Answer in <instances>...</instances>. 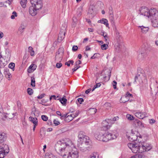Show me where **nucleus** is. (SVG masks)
Masks as SVG:
<instances>
[{
	"label": "nucleus",
	"instance_id": "obj_51",
	"mask_svg": "<svg viewBox=\"0 0 158 158\" xmlns=\"http://www.w3.org/2000/svg\"><path fill=\"white\" fill-rule=\"evenodd\" d=\"M62 66V64L61 63H57L56 64V66L58 68H60Z\"/></svg>",
	"mask_w": 158,
	"mask_h": 158
},
{
	"label": "nucleus",
	"instance_id": "obj_63",
	"mask_svg": "<svg viewBox=\"0 0 158 158\" xmlns=\"http://www.w3.org/2000/svg\"><path fill=\"white\" fill-rule=\"evenodd\" d=\"M56 113L58 115H59L60 116H61L62 115L61 113H60V111H56Z\"/></svg>",
	"mask_w": 158,
	"mask_h": 158
},
{
	"label": "nucleus",
	"instance_id": "obj_62",
	"mask_svg": "<svg viewBox=\"0 0 158 158\" xmlns=\"http://www.w3.org/2000/svg\"><path fill=\"white\" fill-rule=\"evenodd\" d=\"M2 115H3V116L4 117L6 118H7V114H6V113H2Z\"/></svg>",
	"mask_w": 158,
	"mask_h": 158
},
{
	"label": "nucleus",
	"instance_id": "obj_6",
	"mask_svg": "<svg viewBox=\"0 0 158 158\" xmlns=\"http://www.w3.org/2000/svg\"><path fill=\"white\" fill-rule=\"evenodd\" d=\"M146 79L145 74L143 70H137L136 75L135 77L134 83L141 84L143 82V79Z\"/></svg>",
	"mask_w": 158,
	"mask_h": 158
},
{
	"label": "nucleus",
	"instance_id": "obj_26",
	"mask_svg": "<svg viewBox=\"0 0 158 158\" xmlns=\"http://www.w3.org/2000/svg\"><path fill=\"white\" fill-rule=\"evenodd\" d=\"M64 52V49L62 47L60 48H59L58 51L56 53L61 54V55H63Z\"/></svg>",
	"mask_w": 158,
	"mask_h": 158
},
{
	"label": "nucleus",
	"instance_id": "obj_53",
	"mask_svg": "<svg viewBox=\"0 0 158 158\" xmlns=\"http://www.w3.org/2000/svg\"><path fill=\"white\" fill-rule=\"evenodd\" d=\"M78 47L77 46H73L72 48V50L73 51H76L77 50Z\"/></svg>",
	"mask_w": 158,
	"mask_h": 158
},
{
	"label": "nucleus",
	"instance_id": "obj_47",
	"mask_svg": "<svg viewBox=\"0 0 158 158\" xmlns=\"http://www.w3.org/2000/svg\"><path fill=\"white\" fill-rule=\"evenodd\" d=\"M55 125V126H57L60 124V123L58 121L56 120H54L53 121Z\"/></svg>",
	"mask_w": 158,
	"mask_h": 158
},
{
	"label": "nucleus",
	"instance_id": "obj_15",
	"mask_svg": "<svg viewBox=\"0 0 158 158\" xmlns=\"http://www.w3.org/2000/svg\"><path fill=\"white\" fill-rule=\"evenodd\" d=\"M134 123L136 126L139 127H143V125L142 123L138 119H135L134 121Z\"/></svg>",
	"mask_w": 158,
	"mask_h": 158
},
{
	"label": "nucleus",
	"instance_id": "obj_20",
	"mask_svg": "<svg viewBox=\"0 0 158 158\" xmlns=\"http://www.w3.org/2000/svg\"><path fill=\"white\" fill-rule=\"evenodd\" d=\"M151 92L152 94L153 95H156L158 92V87L157 86L155 87L153 89L151 87Z\"/></svg>",
	"mask_w": 158,
	"mask_h": 158
},
{
	"label": "nucleus",
	"instance_id": "obj_8",
	"mask_svg": "<svg viewBox=\"0 0 158 158\" xmlns=\"http://www.w3.org/2000/svg\"><path fill=\"white\" fill-rule=\"evenodd\" d=\"M9 152V148L6 144L0 146V158H3Z\"/></svg>",
	"mask_w": 158,
	"mask_h": 158
},
{
	"label": "nucleus",
	"instance_id": "obj_55",
	"mask_svg": "<svg viewBox=\"0 0 158 158\" xmlns=\"http://www.w3.org/2000/svg\"><path fill=\"white\" fill-rule=\"evenodd\" d=\"M104 37L105 39V41L106 43H107L108 37L107 35V34H105V35H104Z\"/></svg>",
	"mask_w": 158,
	"mask_h": 158
},
{
	"label": "nucleus",
	"instance_id": "obj_37",
	"mask_svg": "<svg viewBox=\"0 0 158 158\" xmlns=\"http://www.w3.org/2000/svg\"><path fill=\"white\" fill-rule=\"evenodd\" d=\"M15 64L13 62H11L8 65V67L11 69H14L15 67Z\"/></svg>",
	"mask_w": 158,
	"mask_h": 158
},
{
	"label": "nucleus",
	"instance_id": "obj_27",
	"mask_svg": "<svg viewBox=\"0 0 158 158\" xmlns=\"http://www.w3.org/2000/svg\"><path fill=\"white\" fill-rule=\"evenodd\" d=\"M31 85L33 87H35V79L34 77H31Z\"/></svg>",
	"mask_w": 158,
	"mask_h": 158
},
{
	"label": "nucleus",
	"instance_id": "obj_19",
	"mask_svg": "<svg viewBox=\"0 0 158 158\" xmlns=\"http://www.w3.org/2000/svg\"><path fill=\"white\" fill-rule=\"evenodd\" d=\"M29 119L30 121H31L35 125H38V120L36 118H33L30 117Z\"/></svg>",
	"mask_w": 158,
	"mask_h": 158
},
{
	"label": "nucleus",
	"instance_id": "obj_48",
	"mask_svg": "<svg viewBox=\"0 0 158 158\" xmlns=\"http://www.w3.org/2000/svg\"><path fill=\"white\" fill-rule=\"evenodd\" d=\"M93 12V8H89L88 10V13L90 14H92Z\"/></svg>",
	"mask_w": 158,
	"mask_h": 158
},
{
	"label": "nucleus",
	"instance_id": "obj_17",
	"mask_svg": "<svg viewBox=\"0 0 158 158\" xmlns=\"http://www.w3.org/2000/svg\"><path fill=\"white\" fill-rule=\"evenodd\" d=\"M133 97V95L132 94H130L129 92H127V94H126V96L125 97H122L120 99V101L122 102L125 103L126 102H127V101H123V99H124L125 98H126L127 97H129L130 98H132Z\"/></svg>",
	"mask_w": 158,
	"mask_h": 158
},
{
	"label": "nucleus",
	"instance_id": "obj_10",
	"mask_svg": "<svg viewBox=\"0 0 158 158\" xmlns=\"http://www.w3.org/2000/svg\"><path fill=\"white\" fill-rule=\"evenodd\" d=\"M40 9H38L36 7H35L31 5L29 8V14L32 16H34L37 14V11Z\"/></svg>",
	"mask_w": 158,
	"mask_h": 158
},
{
	"label": "nucleus",
	"instance_id": "obj_22",
	"mask_svg": "<svg viewBox=\"0 0 158 158\" xmlns=\"http://www.w3.org/2000/svg\"><path fill=\"white\" fill-rule=\"evenodd\" d=\"M63 55H61L56 53L55 56L56 60L60 61L62 60Z\"/></svg>",
	"mask_w": 158,
	"mask_h": 158
},
{
	"label": "nucleus",
	"instance_id": "obj_35",
	"mask_svg": "<svg viewBox=\"0 0 158 158\" xmlns=\"http://www.w3.org/2000/svg\"><path fill=\"white\" fill-rule=\"evenodd\" d=\"M96 83V84L95 85L92 89V91H93L96 88L100 87L101 86L100 83Z\"/></svg>",
	"mask_w": 158,
	"mask_h": 158
},
{
	"label": "nucleus",
	"instance_id": "obj_46",
	"mask_svg": "<svg viewBox=\"0 0 158 158\" xmlns=\"http://www.w3.org/2000/svg\"><path fill=\"white\" fill-rule=\"evenodd\" d=\"M138 158H144L145 156L143 154H139L137 155Z\"/></svg>",
	"mask_w": 158,
	"mask_h": 158
},
{
	"label": "nucleus",
	"instance_id": "obj_39",
	"mask_svg": "<svg viewBox=\"0 0 158 158\" xmlns=\"http://www.w3.org/2000/svg\"><path fill=\"white\" fill-rule=\"evenodd\" d=\"M36 65L35 64H32L29 67L28 69H36Z\"/></svg>",
	"mask_w": 158,
	"mask_h": 158
},
{
	"label": "nucleus",
	"instance_id": "obj_11",
	"mask_svg": "<svg viewBox=\"0 0 158 158\" xmlns=\"http://www.w3.org/2000/svg\"><path fill=\"white\" fill-rule=\"evenodd\" d=\"M114 123V122H113V121L111 119H108L103 122V124H105L104 126L108 129L110 128L111 125Z\"/></svg>",
	"mask_w": 158,
	"mask_h": 158
},
{
	"label": "nucleus",
	"instance_id": "obj_45",
	"mask_svg": "<svg viewBox=\"0 0 158 158\" xmlns=\"http://www.w3.org/2000/svg\"><path fill=\"white\" fill-rule=\"evenodd\" d=\"M67 114H62L61 116V117H60V118L61 119H65L66 117H67Z\"/></svg>",
	"mask_w": 158,
	"mask_h": 158
},
{
	"label": "nucleus",
	"instance_id": "obj_16",
	"mask_svg": "<svg viewBox=\"0 0 158 158\" xmlns=\"http://www.w3.org/2000/svg\"><path fill=\"white\" fill-rule=\"evenodd\" d=\"M98 23H103L106 25V27L109 26V24L108 23V20L105 19H102L100 20H99L98 21Z\"/></svg>",
	"mask_w": 158,
	"mask_h": 158
},
{
	"label": "nucleus",
	"instance_id": "obj_56",
	"mask_svg": "<svg viewBox=\"0 0 158 158\" xmlns=\"http://www.w3.org/2000/svg\"><path fill=\"white\" fill-rule=\"evenodd\" d=\"M81 68V67L79 65H75L74 68L73 69H78Z\"/></svg>",
	"mask_w": 158,
	"mask_h": 158
},
{
	"label": "nucleus",
	"instance_id": "obj_58",
	"mask_svg": "<svg viewBox=\"0 0 158 158\" xmlns=\"http://www.w3.org/2000/svg\"><path fill=\"white\" fill-rule=\"evenodd\" d=\"M91 90H92L91 89V88H89V89H88L87 90H86V91L85 92V94H88L91 91Z\"/></svg>",
	"mask_w": 158,
	"mask_h": 158
},
{
	"label": "nucleus",
	"instance_id": "obj_49",
	"mask_svg": "<svg viewBox=\"0 0 158 158\" xmlns=\"http://www.w3.org/2000/svg\"><path fill=\"white\" fill-rule=\"evenodd\" d=\"M45 94H42L38 96L37 97V98L38 99H41L43 98L45 96Z\"/></svg>",
	"mask_w": 158,
	"mask_h": 158
},
{
	"label": "nucleus",
	"instance_id": "obj_42",
	"mask_svg": "<svg viewBox=\"0 0 158 158\" xmlns=\"http://www.w3.org/2000/svg\"><path fill=\"white\" fill-rule=\"evenodd\" d=\"M127 117L128 119L131 120L134 119V117L129 114H127Z\"/></svg>",
	"mask_w": 158,
	"mask_h": 158
},
{
	"label": "nucleus",
	"instance_id": "obj_44",
	"mask_svg": "<svg viewBox=\"0 0 158 158\" xmlns=\"http://www.w3.org/2000/svg\"><path fill=\"white\" fill-rule=\"evenodd\" d=\"M41 118L44 121H47L48 119V118L46 115H42L41 116Z\"/></svg>",
	"mask_w": 158,
	"mask_h": 158
},
{
	"label": "nucleus",
	"instance_id": "obj_18",
	"mask_svg": "<svg viewBox=\"0 0 158 158\" xmlns=\"http://www.w3.org/2000/svg\"><path fill=\"white\" fill-rule=\"evenodd\" d=\"M4 73L6 78L10 80L11 77V76L9 72V70H6L4 71Z\"/></svg>",
	"mask_w": 158,
	"mask_h": 158
},
{
	"label": "nucleus",
	"instance_id": "obj_24",
	"mask_svg": "<svg viewBox=\"0 0 158 158\" xmlns=\"http://www.w3.org/2000/svg\"><path fill=\"white\" fill-rule=\"evenodd\" d=\"M28 52L29 53L31 56H34L35 55V52L33 50V48L31 46H30L28 48Z\"/></svg>",
	"mask_w": 158,
	"mask_h": 158
},
{
	"label": "nucleus",
	"instance_id": "obj_50",
	"mask_svg": "<svg viewBox=\"0 0 158 158\" xmlns=\"http://www.w3.org/2000/svg\"><path fill=\"white\" fill-rule=\"evenodd\" d=\"M77 100L79 103L80 104H81L84 101V100L82 98H79Z\"/></svg>",
	"mask_w": 158,
	"mask_h": 158
},
{
	"label": "nucleus",
	"instance_id": "obj_9",
	"mask_svg": "<svg viewBox=\"0 0 158 158\" xmlns=\"http://www.w3.org/2000/svg\"><path fill=\"white\" fill-rule=\"evenodd\" d=\"M30 2L32 5L37 8L41 9L42 7V0H30Z\"/></svg>",
	"mask_w": 158,
	"mask_h": 158
},
{
	"label": "nucleus",
	"instance_id": "obj_38",
	"mask_svg": "<svg viewBox=\"0 0 158 158\" xmlns=\"http://www.w3.org/2000/svg\"><path fill=\"white\" fill-rule=\"evenodd\" d=\"M73 23L72 25L73 26L75 27L76 25L77 22V19L75 17H73Z\"/></svg>",
	"mask_w": 158,
	"mask_h": 158
},
{
	"label": "nucleus",
	"instance_id": "obj_2",
	"mask_svg": "<svg viewBox=\"0 0 158 158\" xmlns=\"http://www.w3.org/2000/svg\"><path fill=\"white\" fill-rule=\"evenodd\" d=\"M94 136L97 140L106 142L109 140L116 138L118 134L115 130L107 132L105 133L103 131H100L95 133Z\"/></svg>",
	"mask_w": 158,
	"mask_h": 158
},
{
	"label": "nucleus",
	"instance_id": "obj_30",
	"mask_svg": "<svg viewBox=\"0 0 158 158\" xmlns=\"http://www.w3.org/2000/svg\"><path fill=\"white\" fill-rule=\"evenodd\" d=\"M17 13L15 11H14L12 13V15L11 16L10 18L11 19H15V17H17Z\"/></svg>",
	"mask_w": 158,
	"mask_h": 158
},
{
	"label": "nucleus",
	"instance_id": "obj_64",
	"mask_svg": "<svg viewBox=\"0 0 158 158\" xmlns=\"http://www.w3.org/2000/svg\"><path fill=\"white\" fill-rule=\"evenodd\" d=\"M99 34H100L101 35H103V37L104 36V35H105V34H107L104 31L101 32V33Z\"/></svg>",
	"mask_w": 158,
	"mask_h": 158
},
{
	"label": "nucleus",
	"instance_id": "obj_31",
	"mask_svg": "<svg viewBox=\"0 0 158 158\" xmlns=\"http://www.w3.org/2000/svg\"><path fill=\"white\" fill-rule=\"evenodd\" d=\"M64 33L63 34V36H61V33H60L59 34L58 38V41L60 42L64 38Z\"/></svg>",
	"mask_w": 158,
	"mask_h": 158
},
{
	"label": "nucleus",
	"instance_id": "obj_34",
	"mask_svg": "<svg viewBox=\"0 0 158 158\" xmlns=\"http://www.w3.org/2000/svg\"><path fill=\"white\" fill-rule=\"evenodd\" d=\"M27 91L28 94L30 95H32L33 94V90L30 88H28L27 89Z\"/></svg>",
	"mask_w": 158,
	"mask_h": 158
},
{
	"label": "nucleus",
	"instance_id": "obj_5",
	"mask_svg": "<svg viewBox=\"0 0 158 158\" xmlns=\"http://www.w3.org/2000/svg\"><path fill=\"white\" fill-rule=\"evenodd\" d=\"M141 15L146 16L151 19L152 25L154 21L158 19V11L155 8H153L148 10L147 8L142 7L140 10Z\"/></svg>",
	"mask_w": 158,
	"mask_h": 158
},
{
	"label": "nucleus",
	"instance_id": "obj_14",
	"mask_svg": "<svg viewBox=\"0 0 158 158\" xmlns=\"http://www.w3.org/2000/svg\"><path fill=\"white\" fill-rule=\"evenodd\" d=\"M7 138L6 134L3 132L0 131V143L4 142Z\"/></svg>",
	"mask_w": 158,
	"mask_h": 158
},
{
	"label": "nucleus",
	"instance_id": "obj_1",
	"mask_svg": "<svg viewBox=\"0 0 158 158\" xmlns=\"http://www.w3.org/2000/svg\"><path fill=\"white\" fill-rule=\"evenodd\" d=\"M56 151L63 158H78V152L74 144L70 139L58 141L55 146Z\"/></svg>",
	"mask_w": 158,
	"mask_h": 158
},
{
	"label": "nucleus",
	"instance_id": "obj_36",
	"mask_svg": "<svg viewBox=\"0 0 158 158\" xmlns=\"http://www.w3.org/2000/svg\"><path fill=\"white\" fill-rule=\"evenodd\" d=\"M60 102L61 103L63 104H65L67 102V99L63 97L61 99H60Z\"/></svg>",
	"mask_w": 158,
	"mask_h": 158
},
{
	"label": "nucleus",
	"instance_id": "obj_40",
	"mask_svg": "<svg viewBox=\"0 0 158 158\" xmlns=\"http://www.w3.org/2000/svg\"><path fill=\"white\" fill-rule=\"evenodd\" d=\"M79 111H77L75 113H73L71 114L72 117H73V119L74 118H75L76 117H77L79 114Z\"/></svg>",
	"mask_w": 158,
	"mask_h": 158
},
{
	"label": "nucleus",
	"instance_id": "obj_57",
	"mask_svg": "<svg viewBox=\"0 0 158 158\" xmlns=\"http://www.w3.org/2000/svg\"><path fill=\"white\" fill-rule=\"evenodd\" d=\"M81 63V61L79 60H78L76 62L75 65H79Z\"/></svg>",
	"mask_w": 158,
	"mask_h": 158
},
{
	"label": "nucleus",
	"instance_id": "obj_33",
	"mask_svg": "<svg viewBox=\"0 0 158 158\" xmlns=\"http://www.w3.org/2000/svg\"><path fill=\"white\" fill-rule=\"evenodd\" d=\"M74 63V61L73 60H69L67 62H66L65 63V65H67L68 66H70V64L73 65Z\"/></svg>",
	"mask_w": 158,
	"mask_h": 158
},
{
	"label": "nucleus",
	"instance_id": "obj_13",
	"mask_svg": "<svg viewBox=\"0 0 158 158\" xmlns=\"http://www.w3.org/2000/svg\"><path fill=\"white\" fill-rule=\"evenodd\" d=\"M138 27L140 30L141 32L143 34H146L149 29L148 27H145L143 25L138 26Z\"/></svg>",
	"mask_w": 158,
	"mask_h": 158
},
{
	"label": "nucleus",
	"instance_id": "obj_41",
	"mask_svg": "<svg viewBox=\"0 0 158 158\" xmlns=\"http://www.w3.org/2000/svg\"><path fill=\"white\" fill-rule=\"evenodd\" d=\"M154 22L153 24H152V26L154 27H158V19L157 20L154 21Z\"/></svg>",
	"mask_w": 158,
	"mask_h": 158
},
{
	"label": "nucleus",
	"instance_id": "obj_61",
	"mask_svg": "<svg viewBox=\"0 0 158 158\" xmlns=\"http://www.w3.org/2000/svg\"><path fill=\"white\" fill-rule=\"evenodd\" d=\"M4 66V65L3 64V63L2 62H0V68L1 69L3 68Z\"/></svg>",
	"mask_w": 158,
	"mask_h": 158
},
{
	"label": "nucleus",
	"instance_id": "obj_3",
	"mask_svg": "<svg viewBox=\"0 0 158 158\" xmlns=\"http://www.w3.org/2000/svg\"><path fill=\"white\" fill-rule=\"evenodd\" d=\"M127 145L132 152L135 153L138 152L142 153L145 151H148L152 148L151 145L144 143L143 144L139 143V144L137 143H128Z\"/></svg>",
	"mask_w": 158,
	"mask_h": 158
},
{
	"label": "nucleus",
	"instance_id": "obj_7",
	"mask_svg": "<svg viewBox=\"0 0 158 158\" xmlns=\"http://www.w3.org/2000/svg\"><path fill=\"white\" fill-rule=\"evenodd\" d=\"M127 136L129 140L131 142L137 140V139L139 141L138 137L139 138H141V136L139 133L136 131L134 132L132 131H131V132L130 135H127Z\"/></svg>",
	"mask_w": 158,
	"mask_h": 158
},
{
	"label": "nucleus",
	"instance_id": "obj_32",
	"mask_svg": "<svg viewBox=\"0 0 158 158\" xmlns=\"http://www.w3.org/2000/svg\"><path fill=\"white\" fill-rule=\"evenodd\" d=\"M108 46L107 44H104L101 45V48L102 50H105L107 49L108 48Z\"/></svg>",
	"mask_w": 158,
	"mask_h": 158
},
{
	"label": "nucleus",
	"instance_id": "obj_4",
	"mask_svg": "<svg viewBox=\"0 0 158 158\" xmlns=\"http://www.w3.org/2000/svg\"><path fill=\"white\" fill-rule=\"evenodd\" d=\"M78 147L80 150L82 152L86 151L87 149L86 146L90 144V140L89 137L85 135L83 131H80L78 135Z\"/></svg>",
	"mask_w": 158,
	"mask_h": 158
},
{
	"label": "nucleus",
	"instance_id": "obj_52",
	"mask_svg": "<svg viewBox=\"0 0 158 158\" xmlns=\"http://www.w3.org/2000/svg\"><path fill=\"white\" fill-rule=\"evenodd\" d=\"M25 28L23 26H21L19 28V31L21 32H22L23 31V30Z\"/></svg>",
	"mask_w": 158,
	"mask_h": 158
},
{
	"label": "nucleus",
	"instance_id": "obj_12",
	"mask_svg": "<svg viewBox=\"0 0 158 158\" xmlns=\"http://www.w3.org/2000/svg\"><path fill=\"white\" fill-rule=\"evenodd\" d=\"M135 116L140 119H143L147 116V114L145 112H137L135 113Z\"/></svg>",
	"mask_w": 158,
	"mask_h": 158
},
{
	"label": "nucleus",
	"instance_id": "obj_43",
	"mask_svg": "<svg viewBox=\"0 0 158 158\" xmlns=\"http://www.w3.org/2000/svg\"><path fill=\"white\" fill-rule=\"evenodd\" d=\"M89 110L90 112H92V114H95L97 111V109L95 108H91Z\"/></svg>",
	"mask_w": 158,
	"mask_h": 158
},
{
	"label": "nucleus",
	"instance_id": "obj_29",
	"mask_svg": "<svg viewBox=\"0 0 158 158\" xmlns=\"http://www.w3.org/2000/svg\"><path fill=\"white\" fill-rule=\"evenodd\" d=\"M99 156L96 153H94L91 154L89 156V158H98Z\"/></svg>",
	"mask_w": 158,
	"mask_h": 158
},
{
	"label": "nucleus",
	"instance_id": "obj_59",
	"mask_svg": "<svg viewBox=\"0 0 158 158\" xmlns=\"http://www.w3.org/2000/svg\"><path fill=\"white\" fill-rule=\"evenodd\" d=\"M155 120L154 119H151L150 120V123L152 124L155 123Z\"/></svg>",
	"mask_w": 158,
	"mask_h": 158
},
{
	"label": "nucleus",
	"instance_id": "obj_23",
	"mask_svg": "<svg viewBox=\"0 0 158 158\" xmlns=\"http://www.w3.org/2000/svg\"><path fill=\"white\" fill-rule=\"evenodd\" d=\"M27 3V0H20V3L23 8H25L26 7Z\"/></svg>",
	"mask_w": 158,
	"mask_h": 158
},
{
	"label": "nucleus",
	"instance_id": "obj_60",
	"mask_svg": "<svg viewBox=\"0 0 158 158\" xmlns=\"http://www.w3.org/2000/svg\"><path fill=\"white\" fill-rule=\"evenodd\" d=\"M12 1V0H8V1H6V2L9 5H10L11 4Z\"/></svg>",
	"mask_w": 158,
	"mask_h": 158
},
{
	"label": "nucleus",
	"instance_id": "obj_21",
	"mask_svg": "<svg viewBox=\"0 0 158 158\" xmlns=\"http://www.w3.org/2000/svg\"><path fill=\"white\" fill-rule=\"evenodd\" d=\"M45 158H56V157L50 152L47 153L45 155Z\"/></svg>",
	"mask_w": 158,
	"mask_h": 158
},
{
	"label": "nucleus",
	"instance_id": "obj_54",
	"mask_svg": "<svg viewBox=\"0 0 158 158\" xmlns=\"http://www.w3.org/2000/svg\"><path fill=\"white\" fill-rule=\"evenodd\" d=\"M118 119L119 117L118 116H116L113 118L112 120L114 122V121L118 120Z\"/></svg>",
	"mask_w": 158,
	"mask_h": 158
},
{
	"label": "nucleus",
	"instance_id": "obj_28",
	"mask_svg": "<svg viewBox=\"0 0 158 158\" xmlns=\"http://www.w3.org/2000/svg\"><path fill=\"white\" fill-rule=\"evenodd\" d=\"M73 117H72V116H71L70 114L67 115V117H66V119H65V120L67 122H69L73 120Z\"/></svg>",
	"mask_w": 158,
	"mask_h": 158
},
{
	"label": "nucleus",
	"instance_id": "obj_25",
	"mask_svg": "<svg viewBox=\"0 0 158 158\" xmlns=\"http://www.w3.org/2000/svg\"><path fill=\"white\" fill-rule=\"evenodd\" d=\"M111 71H110L108 72L107 75H108V78L107 79H106V77H107L106 76H105V77H103V79L105 81H108L109 80L110 78V75H111Z\"/></svg>",
	"mask_w": 158,
	"mask_h": 158
}]
</instances>
